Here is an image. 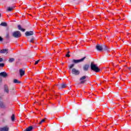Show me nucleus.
Instances as JSON below:
<instances>
[{
	"mask_svg": "<svg viewBox=\"0 0 131 131\" xmlns=\"http://www.w3.org/2000/svg\"><path fill=\"white\" fill-rule=\"evenodd\" d=\"M53 128H59V127H60V125L55 124V125H53Z\"/></svg>",
	"mask_w": 131,
	"mask_h": 131,
	"instance_id": "nucleus-20",
	"label": "nucleus"
},
{
	"mask_svg": "<svg viewBox=\"0 0 131 131\" xmlns=\"http://www.w3.org/2000/svg\"><path fill=\"white\" fill-rule=\"evenodd\" d=\"M9 129H10V127L8 126L0 128V131H9Z\"/></svg>",
	"mask_w": 131,
	"mask_h": 131,
	"instance_id": "nucleus-11",
	"label": "nucleus"
},
{
	"mask_svg": "<svg viewBox=\"0 0 131 131\" xmlns=\"http://www.w3.org/2000/svg\"><path fill=\"white\" fill-rule=\"evenodd\" d=\"M18 61H21V60H20V59H18Z\"/></svg>",
	"mask_w": 131,
	"mask_h": 131,
	"instance_id": "nucleus-41",
	"label": "nucleus"
},
{
	"mask_svg": "<svg viewBox=\"0 0 131 131\" xmlns=\"http://www.w3.org/2000/svg\"><path fill=\"white\" fill-rule=\"evenodd\" d=\"M96 50H108V48L106 45H97L96 46Z\"/></svg>",
	"mask_w": 131,
	"mask_h": 131,
	"instance_id": "nucleus-3",
	"label": "nucleus"
},
{
	"mask_svg": "<svg viewBox=\"0 0 131 131\" xmlns=\"http://www.w3.org/2000/svg\"><path fill=\"white\" fill-rule=\"evenodd\" d=\"M0 76L4 78H6V77H8V74L6 72H2L0 73Z\"/></svg>",
	"mask_w": 131,
	"mask_h": 131,
	"instance_id": "nucleus-10",
	"label": "nucleus"
},
{
	"mask_svg": "<svg viewBox=\"0 0 131 131\" xmlns=\"http://www.w3.org/2000/svg\"><path fill=\"white\" fill-rule=\"evenodd\" d=\"M9 53V51L8 50H1L0 53L1 54H5V55H7Z\"/></svg>",
	"mask_w": 131,
	"mask_h": 131,
	"instance_id": "nucleus-14",
	"label": "nucleus"
},
{
	"mask_svg": "<svg viewBox=\"0 0 131 131\" xmlns=\"http://www.w3.org/2000/svg\"><path fill=\"white\" fill-rule=\"evenodd\" d=\"M7 38H9V34H7L6 35Z\"/></svg>",
	"mask_w": 131,
	"mask_h": 131,
	"instance_id": "nucleus-34",
	"label": "nucleus"
},
{
	"mask_svg": "<svg viewBox=\"0 0 131 131\" xmlns=\"http://www.w3.org/2000/svg\"><path fill=\"white\" fill-rule=\"evenodd\" d=\"M91 70H92L93 71H94L95 72H100V69H99V68L98 67H97V65L91 63Z\"/></svg>",
	"mask_w": 131,
	"mask_h": 131,
	"instance_id": "nucleus-1",
	"label": "nucleus"
},
{
	"mask_svg": "<svg viewBox=\"0 0 131 131\" xmlns=\"http://www.w3.org/2000/svg\"><path fill=\"white\" fill-rule=\"evenodd\" d=\"M11 120L12 121H14L15 120V115L12 114L11 116Z\"/></svg>",
	"mask_w": 131,
	"mask_h": 131,
	"instance_id": "nucleus-23",
	"label": "nucleus"
},
{
	"mask_svg": "<svg viewBox=\"0 0 131 131\" xmlns=\"http://www.w3.org/2000/svg\"><path fill=\"white\" fill-rule=\"evenodd\" d=\"M1 14H0V17H1Z\"/></svg>",
	"mask_w": 131,
	"mask_h": 131,
	"instance_id": "nucleus-42",
	"label": "nucleus"
},
{
	"mask_svg": "<svg viewBox=\"0 0 131 131\" xmlns=\"http://www.w3.org/2000/svg\"><path fill=\"white\" fill-rule=\"evenodd\" d=\"M32 129H33V127L32 126H30L28 127L24 131H32Z\"/></svg>",
	"mask_w": 131,
	"mask_h": 131,
	"instance_id": "nucleus-16",
	"label": "nucleus"
},
{
	"mask_svg": "<svg viewBox=\"0 0 131 131\" xmlns=\"http://www.w3.org/2000/svg\"><path fill=\"white\" fill-rule=\"evenodd\" d=\"M113 101H112V100H111L110 103H113Z\"/></svg>",
	"mask_w": 131,
	"mask_h": 131,
	"instance_id": "nucleus-35",
	"label": "nucleus"
},
{
	"mask_svg": "<svg viewBox=\"0 0 131 131\" xmlns=\"http://www.w3.org/2000/svg\"><path fill=\"white\" fill-rule=\"evenodd\" d=\"M18 28L19 30H20L21 31H23V32H24V31H25V29L22 28V27L20 25L18 26Z\"/></svg>",
	"mask_w": 131,
	"mask_h": 131,
	"instance_id": "nucleus-17",
	"label": "nucleus"
},
{
	"mask_svg": "<svg viewBox=\"0 0 131 131\" xmlns=\"http://www.w3.org/2000/svg\"><path fill=\"white\" fill-rule=\"evenodd\" d=\"M0 100H2V97L0 96Z\"/></svg>",
	"mask_w": 131,
	"mask_h": 131,
	"instance_id": "nucleus-39",
	"label": "nucleus"
},
{
	"mask_svg": "<svg viewBox=\"0 0 131 131\" xmlns=\"http://www.w3.org/2000/svg\"><path fill=\"white\" fill-rule=\"evenodd\" d=\"M89 68H90V64H85L83 66L84 71H88Z\"/></svg>",
	"mask_w": 131,
	"mask_h": 131,
	"instance_id": "nucleus-12",
	"label": "nucleus"
},
{
	"mask_svg": "<svg viewBox=\"0 0 131 131\" xmlns=\"http://www.w3.org/2000/svg\"><path fill=\"white\" fill-rule=\"evenodd\" d=\"M19 73H20V76H23V75H24L25 74V70H24L22 69H20Z\"/></svg>",
	"mask_w": 131,
	"mask_h": 131,
	"instance_id": "nucleus-15",
	"label": "nucleus"
},
{
	"mask_svg": "<svg viewBox=\"0 0 131 131\" xmlns=\"http://www.w3.org/2000/svg\"><path fill=\"white\" fill-rule=\"evenodd\" d=\"M1 26H4L5 27L7 26V24L6 23H2L1 24Z\"/></svg>",
	"mask_w": 131,
	"mask_h": 131,
	"instance_id": "nucleus-22",
	"label": "nucleus"
},
{
	"mask_svg": "<svg viewBox=\"0 0 131 131\" xmlns=\"http://www.w3.org/2000/svg\"><path fill=\"white\" fill-rule=\"evenodd\" d=\"M127 68H128V69H129V70H130V67Z\"/></svg>",
	"mask_w": 131,
	"mask_h": 131,
	"instance_id": "nucleus-38",
	"label": "nucleus"
},
{
	"mask_svg": "<svg viewBox=\"0 0 131 131\" xmlns=\"http://www.w3.org/2000/svg\"><path fill=\"white\" fill-rule=\"evenodd\" d=\"M12 35L13 37H15V38H19V37H21L22 35L21 34V32H20V31H16L12 33Z\"/></svg>",
	"mask_w": 131,
	"mask_h": 131,
	"instance_id": "nucleus-2",
	"label": "nucleus"
},
{
	"mask_svg": "<svg viewBox=\"0 0 131 131\" xmlns=\"http://www.w3.org/2000/svg\"><path fill=\"white\" fill-rule=\"evenodd\" d=\"M101 83H99V85H101Z\"/></svg>",
	"mask_w": 131,
	"mask_h": 131,
	"instance_id": "nucleus-40",
	"label": "nucleus"
},
{
	"mask_svg": "<svg viewBox=\"0 0 131 131\" xmlns=\"http://www.w3.org/2000/svg\"><path fill=\"white\" fill-rule=\"evenodd\" d=\"M0 108H1V109H6V108H7V105H6L5 102L2 101H0Z\"/></svg>",
	"mask_w": 131,
	"mask_h": 131,
	"instance_id": "nucleus-8",
	"label": "nucleus"
},
{
	"mask_svg": "<svg viewBox=\"0 0 131 131\" xmlns=\"http://www.w3.org/2000/svg\"><path fill=\"white\" fill-rule=\"evenodd\" d=\"M38 62H39V60L36 61L35 62V65H37V64H38Z\"/></svg>",
	"mask_w": 131,
	"mask_h": 131,
	"instance_id": "nucleus-27",
	"label": "nucleus"
},
{
	"mask_svg": "<svg viewBox=\"0 0 131 131\" xmlns=\"http://www.w3.org/2000/svg\"><path fill=\"white\" fill-rule=\"evenodd\" d=\"M4 92L7 94H10V90H9V86L7 84L4 85Z\"/></svg>",
	"mask_w": 131,
	"mask_h": 131,
	"instance_id": "nucleus-7",
	"label": "nucleus"
},
{
	"mask_svg": "<svg viewBox=\"0 0 131 131\" xmlns=\"http://www.w3.org/2000/svg\"><path fill=\"white\" fill-rule=\"evenodd\" d=\"M3 58H0V62H3Z\"/></svg>",
	"mask_w": 131,
	"mask_h": 131,
	"instance_id": "nucleus-32",
	"label": "nucleus"
},
{
	"mask_svg": "<svg viewBox=\"0 0 131 131\" xmlns=\"http://www.w3.org/2000/svg\"><path fill=\"white\" fill-rule=\"evenodd\" d=\"M67 86V85L64 83H61L60 85H58L59 90H62V89H65Z\"/></svg>",
	"mask_w": 131,
	"mask_h": 131,
	"instance_id": "nucleus-9",
	"label": "nucleus"
},
{
	"mask_svg": "<svg viewBox=\"0 0 131 131\" xmlns=\"http://www.w3.org/2000/svg\"><path fill=\"white\" fill-rule=\"evenodd\" d=\"M14 92H13V91H10V94H11V95H13V94H14Z\"/></svg>",
	"mask_w": 131,
	"mask_h": 131,
	"instance_id": "nucleus-31",
	"label": "nucleus"
},
{
	"mask_svg": "<svg viewBox=\"0 0 131 131\" xmlns=\"http://www.w3.org/2000/svg\"><path fill=\"white\" fill-rule=\"evenodd\" d=\"M14 83H21V81L18 80V79H15L13 80Z\"/></svg>",
	"mask_w": 131,
	"mask_h": 131,
	"instance_id": "nucleus-18",
	"label": "nucleus"
},
{
	"mask_svg": "<svg viewBox=\"0 0 131 131\" xmlns=\"http://www.w3.org/2000/svg\"><path fill=\"white\" fill-rule=\"evenodd\" d=\"M80 73V71L79 70H77L75 68H73L72 69V74H74V75H79Z\"/></svg>",
	"mask_w": 131,
	"mask_h": 131,
	"instance_id": "nucleus-5",
	"label": "nucleus"
},
{
	"mask_svg": "<svg viewBox=\"0 0 131 131\" xmlns=\"http://www.w3.org/2000/svg\"><path fill=\"white\" fill-rule=\"evenodd\" d=\"M86 78V76H82L79 79V81H80V84H82L84 83V82H86V80H85Z\"/></svg>",
	"mask_w": 131,
	"mask_h": 131,
	"instance_id": "nucleus-6",
	"label": "nucleus"
},
{
	"mask_svg": "<svg viewBox=\"0 0 131 131\" xmlns=\"http://www.w3.org/2000/svg\"><path fill=\"white\" fill-rule=\"evenodd\" d=\"M4 40V38H3V37H2L1 36H0V42H2Z\"/></svg>",
	"mask_w": 131,
	"mask_h": 131,
	"instance_id": "nucleus-29",
	"label": "nucleus"
},
{
	"mask_svg": "<svg viewBox=\"0 0 131 131\" xmlns=\"http://www.w3.org/2000/svg\"><path fill=\"white\" fill-rule=\"evenodd\" d=\"M34 39L32 38V39L30 40V42H32V43H33V42H34Z\"/></svg>",
	"mask_w": 131,
	"mask_h": 131,
	"instance_id": "nucleus-28",
	"label": "nucleus"
},
{
	"mask_svg": "<svg viewBox=\"0 0 131 131\" xmlns=\"http://www.w3.org/2000/svg\"><path fill=\"white\" fill-rule=\"evenodd\" d=\"M86 57H84L80 59H73L72 62L75 64H77V63H80V62H82L84 60V59H86Z\"/></svg>",
	"mask_w": 131,
	"mask_h": 131,
	"instance_id": "nucleus-4",
	"label": "nucleus"
},
{
	"mask_svg": "<svg viewBox=\"0 0 131 131\" xmlns=\"http://www.w3.org/2000/svg\"><path fill=\"white\" fill-rule=\"evenodd\" d=\"M13 9L14 8L13 7H8L7 8V11H8V12H11V11H13Z\"/></svg>",
	"mask_w": 131,
	"mask_h": 131,
	"instance_id": "nucleus-21",
	"label": "nucleus"
},
{
	"mask_svg": "<svg viewBox=\"0 0 131 131\" xmlns=\"http://www.w3.org/2000/svg\"><path fill=\"white\" fill-rule=\"evenodd\" d=\"M66 57H70V55H69V54H67L66 55Z\"/></svg>",
	"mask_w": 131,
	"mask_h": 131,
	"instance_id": "nucleus-30",
	"label": "nucleus"
},
{
	"mask_svg": "<svg viewBox=\"0 0 131 131\" xmlns=\"http://www.w3.org/2000/svg\"><path fill=\"white\" fill-rule=\"evenodd\" d=\"M70 53V51H68L67 54H69Z\"/></svg>",
	"mask_w": 131,
	"mask_h": 131,
	"instance_id": "nucleus-36",
	"label": "nucleus"
},
{
	"mask_svg": "<svg viewBox=\"0 0 131 131\" xmlns=\"http://www.w3.org/2000/svg\"><path fill=\"white\" fill-rule=\"evenodd\" d=\"M4 66H5V63H0V67H4Z\"/></svg>",
	"mask_w": 131,
	"mask_h": 131,
	"instance_id": "nucleus-26",
	"label": "nucleus"
},
{
	"mask_svg": "<svg viewBox=\"0 0 131 131\" xmlns=\"http://www.w3.org/2000/svg\"><path fill=\"white\" fill-rule=\"evenodd\" d=\"M62 65H64V63L62 62L61 63Z\"/></svg>",
	"mask_w": 131,
	"mask_h": 131,
	"instance_id": "nucleus-37",
	"label": "nucleus"
},
{
	"mask_svg": "<svg viewBox=\"0 0 131 131\" xmlns=\"http://www.w3.org/2000/svg\"><path fill=\"white\" fill-rule=\"evenodd\" d=\"M45 121H46V119H43L41 120V121H40V122L39 123V124H41L42 123H43V122H45Z\"/></svg>",
	"mask_w": 131,
	"mask_h": 131,
	"instance_id": "nucleus-25",
	"label": "nucleus"
},
{
	"mask_svg": "<svg viewBox=\"0 0 131 131\" xmlns=\"http://www.w3.org/2000/svg\"><path fill=\"white\" fill-rule=\"evenodd\" d=\"M74 67V64H72L69 66V69H72Z\"/></svg>",
	"mask_w": 131,
	"mask_h": 131,
	"instance_id": "nucleus-24",
	"label": "nucleus"
},
{
	"mask_svg": "<svg viewBox=\"0 0 131 131\" xmlns=\"http://www.w3.org/2000/svg\"><path fill=\"white\" fill-rule=\"evenodd\" d=\"M14 61H15V59L13 58H11L9 59L8 62H9V63H13Z\"/></svg>",
	"mask_w": 131,
	"mask_h": 131,
	"instance_id": "nucleus-19",
	"label": "nucleus"
},
{
	"mask_svg": "<svg viewBox=\"0 0 131 131\" xmlns=\"http://www.w3.org/2000/svg\"><path fill=\"white\" fill-rule=\"evenodd\" d=\"M26 36H30V35H33V31H27L25 33Z\"/></svg>",
	"mask_w": 131,
	"mask_h": 131,
	"instance_id": "nucleus-13",
	"label": "nucleus"
},
{
	"mask_svg": "<svg viewBox=\"0 0 131 131\" xmlns=\"http://www.w3.org/2000/svg\"><path fill=\"white\" fill-rule=\"evenodd\" d=\"M102 51H103V50H97V52H102Z\"/></svg>",
	"mask_w": 131,
	"mask_h": 131,
	"instance_id": "nucleus-33",
	"label": "nucleus"
}]
</instances>
